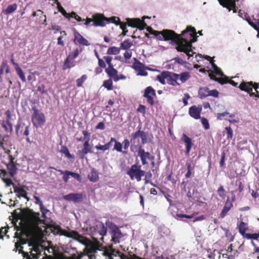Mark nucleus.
I'll list each match as a JSON object with an SVG mask.
<instances>
[{
  "label": "nucleus",
  "instance_id": "45",
  "mask_svg": "<svg viewBox=\"0 0 259 259\" xmlns=\"http://www.w3.org/2000/svg\"><path fill=\"white\" fill-rule=\"evenodd\" d=\"M225 130L227 131V139H232L233 136V132L232 128L230 126H227L225 127Z\"/></svg>",
  "mask_w": 259,
  "mask_h": 259
},
{
  "label": "nucleus",
  "instance_id": "56",
  "mask_svg": "<svg viewBox=\"0 0 259 259\" xmlns=\"http://www.w3.org/2000/svg\"><path fill=\"white\" fill-rule=\"evenodd\" d=\"M82 134L84 136V139H85V141H88L89 142L90 140V136L91 133H89L87 131H83Z\"/></svg>",
  "mask_w": 259,
  "mask_h": 259
},
{
  "label": "nucleus",
  "instance_id": "47",
  "mask_svg": "<svg viewBox=\"0 0 259 259\" xmlns=\"http://www.w3.org/2000/svg\"><path fill=\"white\" fill-rule=\"evenodd\" d=\"M40 210L41 212L42 213V218L44 219H46L47 218L46 216V214L49 212V210L46 208L44 205H43L42 207H40Z\"/></svg>",
  "mask_w": 259,
  "mask_h": 259
},
{
  "label": "nucleus",
  "instance_id": "57",
  "mask_svg": "<svg viewBox=\"0 0 259 259\" xmlns=\"http://www.w3.org/2000/svg\"><path fill=\"white\" fill-rule=\"evenodd\" d=\"M3 67L4 68V70L5 69V72L6 73H9L10 72V68L9 65H8V62L6 60L3 61L2 62Z\"/></svg>",
  "mask_w": 259,
  "mask_h": 259
},
{
  "label": "nucleus",
  "instance_id": "2",
  "mask_svg": "<svg viewBox=\"0 0 259 259\" xmlns=\"http://www.w3.org/2000/svg\"><path fill=\"white\" fill-rule=\"evenodd\" d=\"M186 35H188L189 33L186 35H182V33L179 34L172 30L164 29L160 31V35L158 37V39L160 40H171L177 45L176 49L178 51H184L185 50L184 49V46L183 43L185 42L186 38H183L182 36H184L187 37L188 36Z\"/></svg>",
  "mask_w": 259,
  "mask_h": 259
},
{
  "label": "nucleus",
  "instance_id": "63",
  "mask_svg": "<svg viewBox=\"0 0 259 259\" xmlns=\"http://www.w3.org/2000/svg\"><path fill=\"white\" fill-rule=\"evenodd\" d=\"M130 142L128 139H124L122 142V146H123V148L124 150H127L128 147L130 145Z\"/></svg>",
  "mask_w": 259,
  "mask_h": 259
},
{
  "label": "nucleus",
  "instance_id": "34",
  "mask_svg": "<svg viewBox=\"0 0 259 259\" xmlns=\"http://www.w3.org/2000/svg\"><path fill=\"white\" fill-rule=\"evenodd\" d=\"M120 51V48L112 47L107 50V54L108 55H117L119 53Z\"/></svg>",
  "mask_w": 259,
  "mask_h": 259
},
{
  "label": "nucleus",
  "instance_id": "27",
  "mask_svg": "<svg viewBox=\"0 0 259 259\" xmlns=\"http://www.w3.org/2000/svg\"><path fill=\"white\" fill-rule=\"evenodd\" d=\"M135 62L133 63L132 65V68L135 70L136 71H138L139 70L142 69V68H144V65L141 63L139 60H138L136 58H133Z\"/></svg>",
  "mask_w": 259,
  "mask_h": 259
},
{
  "label": "nucleus",
  "instance_id": "36",
  "mask_svg": "<svg viewBox=\"0 0 259 259\" xmlns=\"http://www.w3.org/2000/svg\"><path fill=\"white\" fill-rule=\"evenodd\" d=\"M15 70L21 81L23 82H25L26 81V78L25 74L21 68L20 67H18L15 69Z\"/></svg>",
  "mask_w": 259,
  "mask_h": 259
},
{
  "label": "nucleus",
  "instance_id": "44",
  "mask_svg": "<svg viewBox=\"0 0 259 259\" xmlns=\"http://www.w3.org/2000/svg\"><path fill=\"white\" fill-rule=\"evenodd\" d=\"M228 80L229 78L228 77L224 75V76H222V77H218L217 81L221 84H224L228 82Z\"/></svg>",
  "mask_w": 259,
  "mask_h": 259
},
{
  "label": "nucleus",
  "instance_id": "39",
  "mask_svg": "<svg viewBox=\"0 0 259 259\" xmlns=\"http://www.w3.org/2000/svg\"><path fill=\"white\" fill-rule=\"evenodd\" d=\"M103 85L107 89L108 91L112 90L113 88V82L111 79L104 80L103 82Z\"/></svg>",
  "mask_w": 259,
  "mask_h": 259
},
{
  "label": "nucleus",
  "instance_id": "21",
  "mask_svg": "<svg viewBox=\"0 0 259 259\" xmlns=\"http://www.w3.org/2000/svg\"><path fill=\"white\" fill-rule=\"evenodd\" d=\"M88 240V243L87 244H84L85 245H87V253L90 255H92L95 253L97 252L98 250H101L100 249V245L98 244H93L91 243L89 245H88L89 240L87 239Z\"/></svg>",
  "mask_w": 259,
  "mask_h": 259
},
{
  "label": "nucleus",
  "instance_id": "58",
  "mask_svg": "<svg viewBox=\"0 0 259 259\" xmlns=\"http://www.w3.org/2000/svg\"><path fill=\"white\" fill-rule=\"evenodd\" d=\"M59 12H60L65 17L68 18V13L64 10V9L60 5L57 7Z\"/></svg>",
  "mask_w": 259,
  "mask_h": 259
},
{
  "label": "nucleus",
  "instance_id": "25",
  "mask_svg": "<svg viewBox=\"0 0 259 259\" xmlns=\"http://www.w3.org/2000/svg\"><path fill=\"white\" fill-rule=\"evenodd\" d=\"M17 163H7L6 164L7 169L11 177H14L17 174Z\"/></svg>",
  "mask_w": 259,
  "mask_h": 259
},
{
  "label": "nucleus",
  "instance_id": "51",
  "mask_svg": "<svg viewBox=\"0 0 259 259\" xmlns=\"http://www.w3.org/2000/svg\"><path fill=\"white\" fill-rule=\"evenodd\" d=\"M14 191L15 193H18V195H21V193L24 192L25 193V190L24 189L20 188L16 185L14 186Z\"/></svg>",
  "mask_w": 259,
  "mask_h": 259
},
{
  "label": "nucleus",
  "instance_id": "13",
  "mask_svg": "<svg viewBox=\"0 0 259 259\" xmlns=\"http://www.w3.org/2000/svg\"><path fill=\"white\" fill-rule=\"evenodd\" d=\"M85 194L81 193H70L68 195L64 196V199L68 201H73L74 203H80L83 200L86 199Z\"/></svg>",
  "mask_w": 259,
  "mask_h": 259
},
{
  "label": "nucleus",
  "instance_id": "55",
  "mask_svg": "<svg viewBox=\"0 0 259 259\" xmlns=\"http://www.w3.org/2000/svg\"><path fill=\"white\" fill-rule=\"evenodd\" d=\"M218 193L221 197L224 198L225 196V190L223 186H221L219 188L218 190Z\"/></svg>",
  "mask_w": 259,
  "mask_h": 259
},
{
  "label": "nucleus",
  "instance_id": "9",
  "mask_svg": "<svg viewBox=\"0 0 259 259\" xmlns=\"http://www.w3.org/2000/svg\"><path fill=\"white\" fill-rule=\"evenodd\" d=\"M27 220L33 226L37 227L40 224H45V221L40 219L39 212L29 209L27 213Z\"/></svg>",
  "mask_w": 259,
  "mask_h": 259
},
{
  "label": "nucleus",
  "instance_id": "37",
  "mask_svg": "<svg viewBox=\"0 0 259 259\" xmlns=\"http://www.w3.org/2000/svg\"><path fill=\"white\" fill-rule=\"evenodd\" d=\"M247 22L254 29L257 31V37L259 38V20L257 22H253L250 19H247Z\"/></svg>",
  "mask_w": 259,
  "mask_h": 259
},
{
  "label": "nucleus",
  "instance_id": "11",
  "mask_svg": "<svg viewBox=\"0 0 259 259\" xmlns=\"http://www.w3.org/2000/svg\"><path fill=\"white\" fill-rule=\"evenodd\" d=\"M126 21L128 26L138 28L140 30H143L147 26L144 19L141 20L139 18H126Z\"/></svg>",
  "mask_w": 259,
  "mask_h": 259
},
{
  "label": "nucleus",
  "instance_id": "33",
  "mask_svg": "<svg viewBox=\"0 0 259 259\" xmlns=\"http://www.w3.org/2000/svg\"><path fill=\"white\" fill-rule=\"evenodd\" d=\"M210 63L213 69V72L215 74L220 75L221 76H224V74L221 69L217 66V65L214 63L213 61H211Z\"/></svg>",
  "mask_w": 259,
  "mask_h": 259
},
{
  "label": "nucleus",
  "instance_id": "29",
  "mask_svg": "<svg viewBox=\"0 0 259 259\" xmlns=\"http://www.w3.org/2000/svg\"><path fill=\"white\" fill-rule=\"evenodd\" d=\"M190 77V75L189 72L185 71L179 74V79L182 83L186 82Z\"/></svg>",
  "mask_w": 259,
  "mask_h": 259
},
{
  "label": "nucleus",
  "instance_id": "52",
  "mask_svg": "<svg viewBox=\"0 0 259 259\" xmlns=\"http://www.w3.org/2000/svg\"><path fill=\"white\" fill-rule=\"evenodd\" d=\"M37 91L40 92L41 94H44L47 93V90L46 89L44 84L37 86Z\"/></svg>",
  "mask_w": 259,
  "mask_h": 259
},
{
  "label": "nucleus",
  "instance_id": "16",
  "mask_svg": "<svg viewBox=\"0 0 259 259\" xmlns=\"http://www.w3.org/2000/svg\"><path fill=\"white\" fill-rule=\"evenodd\" d=\"M220 4L224 8H227L229 12L233 10L234 13L237 12V7L235 2L232 0H218Z\"/></svg>",
  "mask_w": 259,
  "mask_h": 259
},
{
  "label": "nucleus",
  "instance_id": "5",
  "mask_svg": "<svg viewBox=\"0 0 259 259\" xmlns=\"http://www.w3.org/2000/svg\"><path fill=\"white\" fill-rule=\"evenodd\" d=\"M105 224L110 230L111 241L115 243H119L120 239L123 237V235L118 227L109 220L106 221Z\"/></svg>",
  "mask_w": 259,
  "mask_h": 259
},
{
  "label": "nucleus",
  "instance_id": "31",
  "mask_svg": "<svg viewBox=\"0 0 259 259\" xmlns=\"http://www.w3.org/2000/svg\"><path fill=\"white\" fill-rule=\"evenodd\" d=\"M17 9V5L16 4L9 5L7 8L4 10L5 14L9 15L15 12Z\"/></svg>",
  "mask_w": 259,
  "mask_h": 259
},
{
  "label": "nucleus",
  "instance_id": "53",
  "mask_svg": "<svg viewBox=\"0 0 259 259\" xmlns=\"http://www.w3.org/2000/svg\"><path fill=\"white\" fill-rule=\"evenodd\" d=\"M201 123L205 130H208L209 128V124L208 123V120L206 118L204 117L202 118Z\"/></svg>",
  "mask_w": 259,
  "mask_h": 259
},
{
  "label": "nucleus",
  "instance_id": "30",
  "mask_svg": "<svg viewBox=\"0 0 259 259\" xmlns=\"http://www.w3.org/2000/svg\"><path fill=\"white\" fill-rule=\"evenodd\" d=\"M168 71H163L161 74L157 76V80L162 84H165V79L167 80V76L168 74Z\"/></svg>",
  "mask_w": 259,
  "mask_h": 259
},
{
  "label": "nucleus",
  "instance_id": "59",
  "mask_svg": "<svg viewBox=\"0 0 259 259\" xmlns=\"http://www.w3.org/2000/svg\"><path fill=\"white\" fill-rule=\"evenodd\" d=\"M69 174H70V176L71 177L74 178L75 179H76L78 181L81 182V178H80V175L74 172L70 171V173H69Z\"/></svg>",
  "mask_w": 259,
  "mask_h": 259
},
{
  "label": "nucleus",
  "instance_id": "38",
  "mask_svg": "<svg viewBox=\"0 0 259 259\" xmlns=\"http://www.w3.org/2000/svg\"><path fill=\"white\" fill-rule=\"evenodd\" d=\"M115 144L114 146V149L116 150L118 152H122L124 154H126L127 152L124 151H123L122 150V144L120 143L119 142L117 141L115 139V141H114Z\"/></svg>",
  "mask_w": 259,
  "mask_h": 259
},
{
  "label": "nucleus",
  "instance_id": "14",
  "mask_svg": "<svg viewBox=\"0 0 259 259\" xmlns=\"http://www.w3.org/2000/svg\"><path fill=\"white\" fill-rule=\"evenodd\" d=\"M94 23L93 25L95 27H104L106 24V17L102 14L96 13L93 15Z\"/></svg>",
  "mask_w": 259,
  "mask_h": 259
},
{
  "label": "nucleus",
  "instance_id": "49",
  "mask_svg": "<svg viewBox=\"0 0 259 259\" xmlns=\"http://www.w3.org/2000/svg\"><path fill=\"white\" fill-rule=\"evenodd\" d=\"M69 56L64 61L63 69H66L67 68H70L71 67H73L74 64L72 63L71 65L70 64V62L69 60Z\"/></svg>",
  "mask_w": 259,
  "mask_h": 259
},
{
  "label": "nucleus",
  "instance_id": "35",
  "mask_svg": "<svg viewBox=\"0 0 259 259\" xmlns=\"http://www.w3.org/2000/svg\"><path fill=\"white\" fill-rule=\"evenodd\" d=\"M105 72L109 77L112 78L113 79L118 74L117 70L115 68L111 70L105 69Z\"/></svg>",
  "mask_w": 259,
  "mask_h": 259
},
{
  "label": "nucleus",
  "instance_id": "54",
  "mask_svg": "<svg viewBox=\"0 0 259 259\" xmlns=\"http://www.w3.org/2000/svg\"><path fill=\"white\" fill-rule=\"evenodd\" d=\"M146 107L145 105L140 104L138 108L137 109V111L138 112L142 113L143 115H145L146 114Z\"/></svg>",
  "mask_w": 259,
  "mask_h": 259
},
{
  "label": "nucleus",
  "instance_id": "6",
  "mask_svg": "<svg viewBox=\"0 0 259 259\" xmlns=\"http://www.w3.org/2000/svg\"><path fill=\"white\" fill-rule=\"evenodd\" d=\"M107 227H108L106 225L105 226L103 223L100 222H97L95 226L91 228L93 238L96 240L99 239L101 240H103V236L107 234Z\"/></svg>",
  "mask_w": 259,
  "mask_h": 259
},
{
  "label": "nucleus",
  "instance_id": "28",
  "mask_svg": "<svg viewBox=\"0 0 259 259\" xmlns=\"http://www.w3.org/2000/svg\"><path fill=\"white\" fill-rule=\"evenodd\" d=\"M133 45L132 42L128 39H125L120 44V50H127L129 49Z\"/></svg>",
  "mask_w": 259,
  "mask_h": 259
},
{
  "label": "nucleus",
  "instance_id": "40",
  "mask_svg": "<svg viewBox=\"0 0 259 259\" xmlns=\"http://www.w3.org/2000/svg\"><path fill=\"white\" fill-rule=\"evenodd\" d=\"M246 239H253L257 240L259 238V231L258 233L249 234L247 233L246 236L244 237Z\"/></svg>",
  "mask_w": 259,
  "mask_h": 259
},
{
  "label": "nucleus",
  "instance_id": "41",
  "mask_svg": "<svg viewBox=\"0 0 259 259\" xmlns=\"http://www.w3.org/2000/svg\"><path fill=\"white\" fill-rule=\"evenodd\" d=\"M61 152L65 155V156L68 158L74 159V156L70 153L68 149L66 147H64L62 150Z\"/></svg>",
  "mask_w": 259,
  "mask_h": 259
},
{
  "label": "nucleus",
  "instance_id": "12",
  "mask_svg": "<svg viewBox=\"0 0 259 259\" xmlns=\"http://www.w3.org/2000/svg\"><path fill=\"white\" fill-rule=\"evenodd\" d=\"M143 96L147 99V103L151 106L155 104L154 97H156L155 90L151 86L147 87L144 91Z\"/></svg>",
  "mask_w": 259,
  "mask_h": 259
},
{
  "label": "nucleus",
  "instance_id": "3",
  "mask_svg": "<svg viewBox=\"0 0 259 259\" xmlns=\"http://www.w3.org/2000/svg\"><path fill=\"white\" fill-rule=\"evenodd\" d=\"M189 33L190 39L188 40V37L185 39V42L183 43L184 46V51H179L185 53L189 58L192 57L194 52L192 51V44L197 40V32L195 28L191 26H188L186 29L182 32V35H186Z\"/></svg>",
  "mask_w": 259,
  "mask_h": 259
},
{
  "label": "nucleus",
  "instance_id": "7",
  "mask_svg": "<svg viewBox=\"0 0 259 259\" xmlns=\"http://www.w3.org/2000/svg\"><path fill=\"white\" fill-rule=\"evenodd\" d=\"M31 110L33 114L31 116V121L33 125L36 128L40 127L46 122V117L45 114L40 112L35 106H32Z\"/></svg>",
  "mask_w": 259,
  "mask_h": 259
},
{
  "label": "nucleus",
  "instance_id": "22",
  "mask_svg": "<svg viewBox=\"0 0 259 259\" xmlns=\"http://www.w3.org/2000/svg\"><path fill=\"white\" fill-rule=\"evenodd\" d=\"M232 207V202L230 201L229 198H228L225 203L223 209L220 213V218H224Z\"/></svg>",
  "mask_w": 259,
  "mask_h": 259
},
{
  "label": "nucleus",
  "instance_id": "8",
  "mask_svg": "<svg viewBox=\"0 0 259 259\" xmlns=\"http://www.w3.org/2000/svg\"><path fill=\"white\" fill-rule=\"evenodd\" d=\"M131 180L136 179L138 182L141 181L142 177L144 176L145 172L141 169V165L133 164L126 172Z\"/></svg>",
  "mask_w": 259,
  "mask_h": 259
},
{
  "label": "nucleus",
  "instance_id": "64",
  "mask_svg": "<svg viewBox=\"0 0 259 259\" xmlns=\"http://www.w3.org/2000/svg\"><path fill=\"white\" fill-rule=\"evenodd\" d=\"M116 252L118 254L117 256L118 259H128V256L124 253H121L119 251H117Z\"/></svg>",
  "mask_w": 259,
  "mask_h": 259
},
{
  "label": "nucleus",
  "instance_id": "43",
  "mask_svg": "<svg viewBox=\"0 0 259 259\" xmlns=\"http://www.w3.org/2000/svg\"><path fill=\"white\" fill-rule=\"evenodd\" d=\"M87 79V76L85 74L82 75L81 77L79 78H78L76 80V85L78 87H80L82 86L83 82Z\"/></svg>",
  "mask_w": 259,
  "mask_h": 259
},
{
  "label": "nucleus",
  "instance_id": "1",
  "mask_svg": "<svg viewBox=\"0 0 259 259\" xmlns=\"http://www.w3.org/2000/svg\"><path fill=\"white\" fill-rule=\"evenodd\" d=\"M138 127L139 130L131 136L130 150L134 152L138 148V154L140 157L142 163L143 165H146L148 164L147 159L154 160V157L151 156L149 152H145V150L142 148L139 138L141 139L142 144L144 145L148 142V134L141 131V126Z\"/></svg>",
  "mask_w": 259,
  "mask_h": 259
},
{
  "label": "nucleus",
  "instance_id": "32",
  "mask_svg": "<svg viewBox=\"0 0 259 259\" xmlns=\"http://www.w3.org/2000/svg\"><path fill=\"white\" fill-rule=\"evenodd\" d=\"M106 24L112 23L115 24L116 25H119L120 23V19L116 16H112L110 18L106 17Z\"/></svg>",
  "mask_w": 259,
  "mask_h": 259
},
{
  "label": "nucleus",
  "instance_id": "61",
  "mask_svg": "<svg viewBox=\"0 0 259 259\" xmlns=\"http://www.w3.org/2000/svg\"><path fill=\"white\" fill-rule=\"evenodd\" d=\"M79 54L78 50V49H76L73 52H72L71 54H69V57H70L71 59H74L76 58Z\"/></svg>",
  "mask_w": 259,
  "mask_h": 259
},
{
  "label": "nucleus",
  "instance_id": "15",
  "mask_svg": "<svg viewBox=\"0 0 259 259\" xmlns=\"http://www.w3.org/2000/svg\"><path fill=\"white\" fill-rule=\"evenodd\" d=\"M202 109V108L201 105H199L198 107L195 105H193L189 108V114L190 116L195 119H200L201 118L200 114Z\"/></svg>",
  "mask_w": 259,
  "mask_h": 259
},
{
  "label": "nucleus",
  "instance_id": "48",
  "mask_svg": "<svg viewBox=\"0 0 259 259\" xmlns=\"http://www.w3.org/2000/svg\"><path fill=\"white\" fill-rule=\"evenodd\" d=\"M219 96V92L218 90L214 89L212 90H209V93L208 94V96H212L214 98H218Z\"/></svg>",
  "mask_w": 259,
  "mask_h": 259
},
{
  "label": "nucleus",
  "instance_id": "24",
  "mask_svg": "<svg viewBox=\"0 0 259 259\" xmlns=\"http://www.w3.org/2000/svg\"><path fill=\"white\" fill-rule=\"evenodd\" d=\"M88 178L91 182H97L99 179L98 171L94 168H92L91 171L88 174Z\"/></svg>",
  "mask_w": 259,
  "mask_h": 259
},
{
  "label": "nucleus",
  "instance_id": "4",
  "mask_svg": "<svg viewBox=\"0 0 259 259\" xmlns=\"http://www.w3.org/2000/svg\"><path fill=\"white\" fill-rule=\"evenodd\" d=\"M51 230L54 234H59L63 235L68 238H72L82 244H87L88 240L87 238L80 235L77 231L72 230L71 231H68L62 229L59 225H51Z\"/></svg>",
  "mask_w": 259,
  "mask_h": 259
},
{
  "label": "nucleus",
  "instance_id": "20",
  "mask_svg": "<svg viewBox=\"0 0 259 259\" xmlns=\"http://www.w3.org/2000/svg\"><path fill=\"white\" fill-rule=\"evenodd\" d=\"M179 79V74L169 72L167 76V83L174 86L180 85V83L177 82Z\"/></svg>",
  "mask_w": 259,
  "mask_h": 259
},
{
  "label": "nucleus",
  "instance_id": "23",
  "mask_svg": "<svg viewBox=\"0 0 259 259\" xmlns=\"http://www.w3.org/2000/svg\"><path fill=\"white\" fill-rule=\"evenodd\" d=\"M237 228L239 233L244 238L247 234L246 233V231L248 229L247 224L243 221H241L237 224Z\"/></svg>",
  "mask_w": 259,
  "mask_h": 259
},
{
  "label": "nucleus",
  "instance_id": "26",
  "mask_svg": "<svg viewBox=\"0 0 259 259\" xmlns=\"http://www.w3.org/2000/svg\"><path fill=\"white\" fill-rule=\"evenodd\" d=\"M209 88L208 87H201L198 90V96L200 99H204L208 97L209 93Z\"/></svg>",
  "mask_w": 259,
  "mask_h": 259
},
{
  "label": "nucleus",
  "instance_id": "50",
  "mask_svg": "<svg viewBox=\"0 0 259 259\" xmlns=\"http://www.w3.org/2000/svg\"><path fill=\"white\" fill-rule=\"evenodd\" d=\"M26 243V241L24 239H22L21 240V242H16L15 244V249L19 251V249L23 250V247L21 246V244H23Z\"/></svg>",
  "mask_w": 259,
  "mask_h": 259
},
{
  "label": "nucleus",
  "instance_id": "42",
  "mask_svg": "<svg viewBox=\"0 0 259 259\" xmlns=\"http://www.w3.org/2000/svg\"><path fill=\"white\" fill-rule=\"evenodd\" d=\"M5 115L6 116V120L5 121L7 124L11 123L12 120V114L10 110H7L5 112Z\"/></svg>",
  "mask_w": 259,
  "mask_h": 259
},
{
  "label": "nucleus",
  "instance_id": "60",
  "mask_svg": "<svg viewBox=\"0 0 259 259\" xmlns=\"http://www.w3.org/2000/svg\"><path fill=\"white\" fill-rule=\"evenodd\" d=\"M69 173H70V171L65 170V174L63 176V180L65 183H67L68 181L69 176H70Z\"/></svg>",
  "mask_w": 259,
  "mask_h": 259
},
{
  "label": "nucleus",
  "instance_id": "62",
  "mask_svg": "<svg viewBox=\"0 0 259 259\" xmlns=\"http://www.w3.org/2000/svg\"><path fill=\"white\" fill-rule=\"evenodd\" d=\"M226 154L224 152H223L221 154V158L220 161V165L221 167H223L225 165Z\"/></svg>",
  "mask_w": 259,
  "mask_h": 259
},
{
  "label": "nucleus",
  "instance_id": "19",
  "mask_svg": "<svg viewBox=\"0 0 259 259\" xmlns=\"http://www.w3.org/2000/svg\"><path fill=\"white\" fill-rule=\"evenodd\" d=\"M74 42L75 43L76 41L79 45L88 46L90 45V43L88 40L84 38L78 31H77L75 29L74 31Z\"/></svg>",
  "mask_w": 259,
  "mask_h": 259
},
{
  "label": "nucleus",
  "instance_id": "46",
  "mask_svg": "<svg viewBox=\"0 0 259 259\" xmlns=\"http://www.w3.org/2000/svg\"><path fill=\"white\" fill-rule=\"evenodd\" d=\"M146 29L150 34L154 35L157 38L160 35V31L153 30L150 26H148Z\"/></svg>",
  "mask_w": 259,
  "mask_h": 259
},
{
  "label": "nucleus",
  "instance_id": "10",
  "mask_svg": "<svg viewBox=\"0 0 259 259\" xmlns=\"http://www.w3.org/2000/svg\"><path fill=\"white\" fill-rule=\"evenodd\" d=\"M239 88L243 91H245L249 94L255 93L258 90V83H253L252 81L244 82L242 81L239 85Z\"/></svg>",
  "mask_w": 259,
  "mask_h": 259
},
{
  "label": "nucleus",
  "instance_id": "18",
  "mask_svg": "<svg viewBox=\"0 0 259 259\" xmlns=\"http://www.w3.org/2000/svg\"><path fill=\"white\" fill-rule=\"evenodd\" d=\"M181 140L185 144V154L188 155L193 145L192 139L190 138H189L188 136H187L185 134H183L182 137L181 138Z\"/></svg>",
  "mask_w": 259,
  "mask_h": 259
},
{
  "label": "nucleus",
  "instance_id": "17",
  "mask_svg": "<svg viewBox=\"0 0 259 259\" xmlns=\"http://www.w3.org/2000/svg\"><path fill=\"white\" fill-rule=\"evenodd\" d=\"M92 147L90 145L89 142L88 141H84L83 144V148L81 150H79L77 152V155L78 156L80 159H83L85 155L89 153H92Z\"/></svg>",
  "mask_w": 259,
  "mask_h": 259
}]
</instances>
